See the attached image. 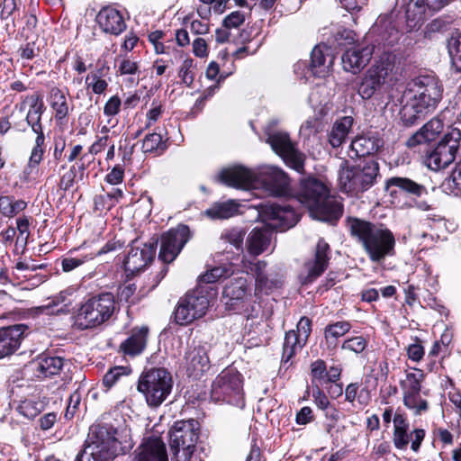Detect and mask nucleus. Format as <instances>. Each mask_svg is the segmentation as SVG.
Masks as SVG:
<instances>
[{
	"label": "nucleus",
	"instance_id": "obj_12",
	"mask_svg": "<svg viewBox=\"0 0 461 461\" xmlns=\"http://www.w3.org/2000/svg\"><path fill=\"white\" fill-rule=\"evenodd\" d=\"M187 225L178 224L161 236L158 258L164 263H171L178 256L184 246L191 239Z\"/></svg>",
	"mask_w": 461,
	"mask_h": 461
},
{
	"label": "nucleus",
	"instance_id": "obj_20",
	"mask_svg": "<svg viewBox=\"0 0 461 461\" xmlns=\"http://www.w3.org/2000/svg\"><path fill=\"white\" fill-rule=\"evenodd\" d=\"M99 28L106 34L119 36L126 29L122 13L112 5L103 7L96 15Z\"/></svg>",
	"mask_w": 461,
	"mask_h": 461
},
{
	"label": "nucleus",
	"instance_id": "obj_15",
	"mask_svg": "<svg viewBox=\"0 0 461 461\" xmlns=\"http://www.w3.org/2000/svg\"><path fill=\"white\" fill-rule=\"evenodd\" d=\"M155 257V247L153 244L140 243L133 240L131 249L123 261L126 272L135 274L144 269Z\"/></svg>",
	"mask_w": 461,
	"mask_h": 461
},
{
	"label": "nucleus",
	"instance_id": "obj_8",
	"mask_svg": "<svg viewBox=\"0 0 461 461\" xmlns=\"http://www.w3.org/2000/svg\"><path fill=\"white\" fill-rule=\"evenodd\" d=\"M214 294L206 288L199 286L188 292L178 301L175 311V321L179 325H186L195 319L203 317L210 306Z\"/></svg>",
	"mask_w": 461,
	"mask_h": 461
},
{
	"label": "nucleus",
	"instance_id": "obj_38",
	"mask_svg": "<svg viewBox=\"0 0 461 461\" xmlns=\"http://www.w3.org/2000/svg\"><path fill=\"white\" fill-rule=\"evenodd\" d=\"M267 142L270 144L272 149L280 157L294 147L287 133L282 131H267Z\"/></svg>",
	"mask_w": 461,
	"mask_h": 461
},
{
	"label": "nucleus",
	"instance_id": "obj_43",
	"mask_svg": "<svg viewBox=\"0 0 461 461\" xmlns=\"http://www.w3.org/2000/svg\"><path fill=\"white\" fill-rule=\"evenodd\" d=\"M246 230L241 227H232L225 229L221 231L220 239L221 240L230 244L241 253L245 252L244 249V239L246 236Z\"/></svg>",
	"mask_w": 461,
	"mask_h": 461
},
{
	"label": "nucleus",
	"instance_id": "obj_61",
	"mask_svg": "<svg viewBox=\"0 0 461 461\" xmlns=\"http://www.w3.org/2000/svg\"><path fill=\"white\" fill-rule=\"evenodd\" d=\"M312 331V321L307 317H302L297 324L295 335L298 336L303 341L308 340Z\"/></svg>",
	"mask_w": 461,
	"mask_h": 461
},
{
	"label": "nucleus",
	"instance_id": "obj_53",
	"mask_svg": "<svg viewBox=\"0 0 461 461\" xmlns=\"http://www.w3.org/2000/svg\"><path fill=\"white\" fill-rule=\"evenodd\" d=\"M232 274L230 268L226 267H215L199 276V281L204 284H212L221 278L229 277Z\"/></svg>",
	"mask_w": 461,
	"mask_h": 461
},
{
	"label": "nucleus",
	"instance_id": "obj_1",
	"mask_svg": "<svg viewBox=\"0 0 461 461\" xmlns=\"http://www.w3.org/2000/svg\"><path fill=\"white\" fill-rule=\"evenodd\" d=\"M442 95L443 85L435 76L422 75L414 78L402 97L399 113L402 124L411 127L419 123L437 108Z\"/></svg>",
	"mask_w": 461,
	"mask_h": 461
},
{
	"label": "nucleus",
	"instance_id": "obj_40",
	"mask_svg": "<svg viewBox=\"0 0 461 461\" xmlns=\"http://www.w3.org/2000/svg\"><path fill=\"white\" fill-rule=\"evenodd\" d=\"M305 344L306 341L302 342V339L295 335V330L287 331L283 345L282 361L289 362L297 352L301 351Z\"/></svg>",
	"mask_w": 461,
	"mask_h": 461
},
{
	"label": "nucleus",
	"instance_id": "obj_4",
	"mask_svg": "<svg viewBox=\"0 0 461 461\" xmlns=\"http://www.w3.org/2000/svg\"><path fill=\"white\" fill-rule=\"evenodd\" d=\"M397 56L384 51L364 73L357 87V94L363 99H370L384 86H392L398 77Z\"/></svg>",
	"mask_w": 461,
	"mask_h": 461
},
{
	"label": "nucleus",
	"instance_id": "obj_21",
	"mask_svg": "<svg viewBox=\"0 0 461 461\" xmlns=\"http://www.w3.org/2000/svg\"><path fill=\"white\" fill-rule=\"evenodd\" d=\"M249 294V283L246 277L230 279L223 287L222 301L228 310H236Z\"/></svg>",
	"mask_w": 461,
	"mask_h": 461
},
{
	"label": "nucleus",
	"instance_id": "obj_17",
	"mask_svg": "<svg viewBox=\"0 0 461 461\" xmlns=\"http://www.w3.org/2000/svg\"><path fill=\"white\" fill-rule=\"evenodd\" d=\"M116 429L107 423L95 424L90 427L87 445L97 446L98 449L106 451L111 456H114L117 440Z\"/></svg>",
	"mask_w": 461,
	"mask_h": 461
},
{
	"label": "nucleus",
	"instance_id": "obj_13",
	"mask_svg": "<svg viewBox=\"0 0 461 461\" xmlns=\"http://www.w3.org/2000/svg\"><path fill=\"white\" fill-rule=\"evenodd\" d=\"M405 9L406 23L409 31L420 27L425 20L427 11L438 12L451 0H402Z\"/></svg>",
	"mask_w": 461,
	"mask_h": 461
},
{
	"label": "nucleus",
	"instance_id": "obj_35",
	"mask_svg": "<svg viewBox=\"0 0 461 461\" xmlns=\"http://www.w3.org/2000/svg\"><path fill=\"white\" fill-rule=\"evenodd\" d=\"M279 270L277 267L271 268L268 273L255 280L256 296H259L260 294H268L281 285L283 275L279 273Z\"/></svg>",
	"mask_w": 461,
	"mask_h": 461
},
{
	"label": "nucleus",
	"instance_id": "obj_51",
	"mask_svg": "<svg viewBox=\"0 0 461 461\" xmlns=\"http://www.w3.org/2000/svg\"><path fill=\"white\" fill-rule=\"evenodd\" d=\"M285 164L296 170L297 172H303L304 167V155L300 152L295 147H293L281 157Z\"/></svg>",
	"mask_w": 461,
	"mask_h": 461
},
{
	"label": "nucleus",
	"instance_id": "obj_29",
	"mask_svg": "<svg viewBox=\"0 0 461 461\" xmlns=\"http://www.w3.org/2000/svg\"><path fill=\"white\" fill-rule=\"evenodd\" d=\"M334 62L330 48L326 45H317L311 53V70L319 77H325Z\"/></svg>",
	"mask_w": 461,
	"mask_h": 461
},
{
	"label": "nucleus",
	"instance_id": "obj_45",
	"mask_svg": "<svg viewBox=\"0 0 461 461\" xmlns=\"http://www.w3.org/2000/svg\"><path fill=\"white\" fill-rule=\"evenodd\" d=\"M424 379V373L420 369H414L406 374V378L401 381V387L403 393H420L421 383Z\"/></svg>",
	"mask_w": 461,
	"mask_h": 461
},
{
	"label": "nucleus",
	"instance_id": "obj_14",
	"mask_svg": "<svg viewBox=\"0 0 461 461\" xmlns=\"http://www.w3.org/2000/svg\"><path fill=\"white\" fill-rule=\"evenodd\" d=\"M329 244L323 239H320L316 245L314 258L304 263L300 274L303 285L312 284L323 274L329 265Z\"/></svg>",
	"mask_w": 461,
	"mask_h": 461
},
{
	"label": "nucleus",
	"instance_id": "obj_57",
	"mask_svg": "<svg viewBox=\"0 0 461 461\" xmlns=\"http://www.w3.org/2000/svg\"><path fill=\"white\" fill-rule=\"evenodd\" d=\"M94 258L92 254L85 255L82 258H64L61 261V267L64 272H70L75 268L80 267L85 262L89 261Z\"/></svg>",
	"mask_w": 461,
	"mask_h": 461
},
{
	"label": "nucleus",
	"instance_id": "obj_26",
	"mask_svg": "<svg viewBox=\"0 0 461 461\" xmlns=\"http://www.w3.org/2000/svg\"><path fill=\"white\" fill-rule=\"evenodd\" d=\"M265 220L278 221L279 227L289 229L298 221V215L289 204L270 203L262 212Z\"/></svg>",
	"mask_w": 461,
	"mask_h": 461
},
{
	"label": "nucleus",
	"instance_id": "obj_47",
	"mask_svg": "<svg viewBox=\"0 0 461 461\" xmlns=\"http://www.w3.org/2000/svg\"><path fill=\"white\" fill-rule=\"evenodd\" d=\"M67 296L64 293L52 298L47 304L40 307L42 312L46 313H67L69 312L71 303H66Z\"/></svg>",
	"mask_w": 461,
	"mask_h": 461
},
{
	"label": "nucleus",
	"instance_id": "obj_5",
	"mask_svg": "<svg viewBox=\"0 0 461 461\" xmlns=\"http://www.w3.org/2000/svg\"><path fill=\"white\" fill-rule=\"evenodd\" d=\"M379 176V165L373 158L350 165L348 161L341 162L338 174V182L342 192L357 195L371 188Z\"/></svg>",
	"mask_w": 461,
	"mask_h": 461
},
{
	"label": "nucleus",
	"instance_id": "obj_23",
	"mask_svg": "<svg viewBox=\"0 0 461 461\" xmlns=\"http://www.w3.org/2000/svg\"><path fill=\"white\" fill-rule=\"evenodd\" d=\"M185 368L189 376L198 378L210 368V359L205 346L197 345L185 353Z\"/></svg>",
	"mask_w": 461,
	"mask_h": 461
},
{
	"label": "nucleus",
	"instance_id": "obj_18",
	"mask_svg": "<svg viewBox=\"0 0 461 461\" xmlns=\"http://www.w3.org/2000/svg\"><path fill=\"white\" fill-rule=\"evenodd\" d=\"M262 184L274 196H285L290 192L288 176L276 167H266L260 172Z\"/></svg>",
	"mask_w": 461,
	"mask_h": 461
},
{
	"label": "nucleus",
	"instance_id": "obj_39",
	"mask_svg": "<svg viewBox=\"0 0 461 461\" xmlns=\"http://www.w3.org/2000/svg\"><path fill=\"white\" fill-rule=\"evenodd\" d=\"M50 105L54 111L55 119L62 121L68 115L69 107L65 94L58 87L50 90Z\"/></svg>",
	"mask_w": 461,
	"mask_h": 461
},
{
	"label": "nucleus",
	"instance_id": "obj_52",
	"mask_svg": "<svg viewBox=\"0 0 461 461\" xmlns=\"http://www.w3.org/2000/svg\"><path fill=\"white\" fill-rule=\"evenodd\" d=\"M141 149L144 153L148 152H162L166 149V144L162 141V136L153 132L148 134L142 142Z\"/></svg>",
	"mask_w": 461,
	"mask_h": 461
},
{
	"label": "nucleus",
	"instance_id": "obj_54",
	"mask_svg": "<svg viewBox=\"0 0 461 461\" xmlns=\"http://www.w3.org/2000/svg\"><path fill=\"white\" fill-rule=\"evenodd\" d=\"M400 31L392 23H388L380 32V38L384 45L393 46L401 39Z\"/></svg>",
	"mask_w": 461,
	"mask_h": 461
},
{
	"label": "nucleus",
	"instance_id": "obj_49",
	"mask_svg": "<svg viewBox=\"0 0 461 461\" xmlns=\"http://www.w3.org/2000/svg\"><path fill=\"white\" fill-rule=\"evenodd\" d=\"M351 329L348 321H337L326 326L324 330L325 339L329 343L334 342L337 339L344 336Z\"/></svg>",
	"mask_w": 461,
	"mask_h": 461
},
{
	"label": "nucleus",
	"instance_id": "obj_16",
	"mask_svg": "<svg viewBox=\"0 0 461 461\" xmlns=\"http://www.w3.org/2000/svg\"><path fill=\"white\" fill-rule=\"evenodd\" d=\"M385 191L393 199L418 198L425 194L426 187L408 177L393 176L385 182Z\"/></svg>",
	"mask_w": 461,
	"mask_h": 461
},
{
	"label": "nucleus",
	"instance_id": "obj_28",
	"mask_svg": "<svg viewBox=\"0 0 461 461\" xmlns=\"http://www.w3.org/2000/svg\"><path fill=\"white\" fill-rule=\"evenodd\" d=\"M25 326L17 324L0 329V358L12 355L20 346Z\"/></svg>",
	"mask_w": 461,
	"mask_h": 461
},
{
	"label": "nucleus",
	"instance_id": "obj_19",
	"mask_svg": "<svg viewBox=\"0 0 461 461\" xmlns=\"http://www.w3.org/2000/svg\"><path fill=\"white\" fill-rule=\"evenodd\" d=\"M375 51L373 45L354 46L347 50L341 56L344 70L357 74L370 61Z\"/></svg>",
	"mask_w": 461,
	"mask_h": 461
},
{
	"label": "nucleus",
	"instance_id": "obj_7",
	"mask_svg": "<svg viewBox=\"0 0 461 461\" xmlns=\"http://www.w3.org/2000/svg\"><path fill=\"white\" fill-rule=\"evenodd\" d=\"M172 386V375L166 368H150L140 375L138 391L144 395L148 405L158 407L169 395Z\"/></svg>",
	"mask_w": 461,
	"mask_h": 461
},
{
	"label": "nucleus",
	"instance_id": "obj_36",
	"mask_svg": "<svg viewBox=\"0 0 461 461\" xmlns=\"http://www.w3.org/2000/svg\"><path fill=\"white\" fill-rule=\"evenodd\" d=\"M353 122L351 116H344L333 123L329 133V142L333 148H339L345 142Z\"/></svg>",
	"mask_w": 461,
	"mask_h": 461
},
{
	"label": "nucleus",
	"instance_id": "obj_10",
	"mask_svg": "<svg viewBox=\"0 0 461 461\" xmlns=\"http://www.w3.org/2000/svg\"><path fill=\"white\" fill-rule=\"evenodd\" d=\"M211 398L231 405L244 406L240 375L233 368L224 369L213 381Z\"/></svg>",
	"mask_w": 461,
	"mask_h": 461
},
{
	"label": "nucleus",
	"instance_id": "obj_60",
	"mask_svg": "<svg viewBox=\"0 0 461 461\" xmlns=\"http://www.w3.org/2000/svg\"><path fill=\"white\" fill-rule=\"evenodd\" d=\"M26 104H29V109H45L43 96L40 93H34L32 95H27L20 106L21 111L25 108Z\"/></svg>",
	"mask_w": 461,
	"mask_h": 461
},
{
	"label": "nucleus",
	"instance_id": "obj_44",
	"mask_svg": "<svg viewBox=\"0 0 461 461\" xmlns=\"http://www.w3.org/2000/svg\"><path fill=\"white\" fill-rule=\"evenodd\" d=\"M117 73L120 76H129L127 82L131 86H137L140 81V66L137 61L130 58H123L119 62Z\"/></svg>",
	"mask_w": 461,
	"mask_h": 461
},
{
	"label": "nucleus",
	"instance_id": "obj_30",
	"mask_svg": "<svg viewBox=\"0 0 461 461\" xmlns=\"http://www.w3.org/2000/svg\"><path fill=\"white\" fill-rule=\"evenodd\" d=\"M64 359L59 357L41 356L31 363L34 375L45 379L57 375L62 370Z\"/></svg>",
	"mask_w": 461,
	"mask_h": 461
},
{
	"label": "nucleus",
	"instance_id": "obj_9",
	"mask_svg": "<svg viewBox=\"0 0 461 461\" xmlns=\"http://www.w3.org/2000/svg\"><path fill=\"white\" fill-rule=\"evenodd\" d=\"M460 146L461 131L452 128L433 149L427 151L424 163L434 171L444 169L455 161Z\"/></svg>",
	"mask_w": 461,
	"mask_h": 461
},
{
	"label": "nucleus",
	"instance_id": "obj_46",
	"mask_svg": "<svg viewBox=\"0 0 461 461\" xmlns=\"http://www.w3.org/2000/svg\"><path fill=\"white\" fill-rule=\"evenodd\" d=\"M403 404L412 411L415 416H420L429 410V402L423 399L420 393H403Z\"/></svg>",
	"mask_w": 461,
	"mask_h": 461
},
{
	"label": "nucleus",
	"instance_id": "obj_34",
	"mask_svg": "<svg viewBox=\"0 0 461 461\" xmlns=\"http://www.w3.org/2000/svg\"><path fill=\"white\" fill-rule=\"evenodd\" d=\"M383 145V140L375 135H362L351 141L350 148L355 156L366 157L377 152Z\"/></svg>",
	"mask_w": 461,
	"mask_h": 461
},
{
	"label": "nucleus",
	"instance_id": "obj_25",
	"mask_svg": "<svg viewBox=\"0 0 461 461\" xmlns=\"http://www.w3.org/2000/svg\"><path fill=\"white\" fill-rule=\"evenodd\" d=\"M272 241V230L267 228H253L247 236L245 251L252 257H258L267 251Z\"/></svg>",
	"mask_w": 461,
	"mask_h": 461
},
{
	"label": "nucleus",
	"instance_id": "obj_56",
	"mask_svg": "<svg viewBox=\"0 0 461 461\" xmlns=\"http://www.w3.org/2000/svg\"><path fill=\"white\" fill-rule=\"evenodd\" d=\"M367 341L365 338L358 336L345 340L342 348L359 354L366 348Z\"/></svg>",
	"mask_w": 461,
	"mask_h": 461
},
{
	"label": "nucleus",
	"instance_id": "obj_37",
	"mask_svg": "<svg viewBox=\"0 0 461 461\" xmlns=\"http://www.w3.org/2000/svg\"><path fill=\"white\" fill-rule=\"evenodd\" d=\"M240 204L233 200L213 203L205 211V214L211 219H228L239 212Z\"/></svg>",
	"mask_w": 461,
	"mask_h": 461
},
{
	"label": "nucleus",
	"instance_id": "obj_42",
	"mask_svg": "<svg viewBox=\"0 0 461 461\" xmlns=\"http://www.w3.org/2000/svg\"><path fill=\"white\" fill-rule=\"evenodd\" d=\"M27 207V203L12 195L0 196V213L8 218L14 217Z\"/></svg>",
	"mask_w": 461,
	"mask_h": 461
},
{
	"label": "nucleus",
	"instance_id": "obj_64",
	"mask_svg": "<svg viewBox=\"0 0 461 461\" xmlns=\"http://www.w3.org/2000/svg\"><path fill=\"white\" fill-rule=\"evenodd\" d=\"M192 66H193V59H186L183 62V64L179 69V72H178L179 77L182 79V82L188 86H191L194 81V76L190 71V68H192Z\"/></svg>",
	"mask_w": 461,
	"mask_h": 461
},
{
	"label": "nucleus",
	"instance_id": "obj_63",
	"mask_svg": "<svg viewBox=\"0 0 461 461\" xmlns=\"http://www.w3.org/2000/svg\"><path fill=\"white\" fill-rule=\"evenodd\" d=\"M77 176V171L76 166H72L69 169L65 172L59 181L60 189L67 191L73 186L76 177Z\"/></svg>",
	"mask_w": 461,
	"mask_h": 461
},
{
	"label": "nucleus",
	"instance_id": "obj_59",
	"mask_svg": "<svg viewBox=\"0 0 461 461\" xmlns=\"http://www.w3.org/2000/svg\"><path fill=\"white\" fill-rule=\"evenodd\" d=\"M123 375H125V367L114 366L104 375L103 384L105 387L111 388Z\"/></svg>",
	"mask_w": 461,
	"mask_h": 461
},
{
	"label": "nucleus",
	"instance_id": "obj_48",
	"mask_svg": "<svg viewBox=\"0 0 461 461\" xmlns=\"http://www.w3.org/2000/svg\"><path fill=\"white\" fill-rule=\"evenodd\" d=\"M106 451L98 449L97 446H88L77 456L76 461H108L112 459Z\"/></svg>",
	"mask_w": 461,
	"mask_h": 461
},
{
	"label": "nucleus",
	"instance_id": "obj_33",
	"mask_svg": "<svg viewBox=\"0 0 461 461\" xmlns=\"http://www.w3.org/2000/svg\"><path fill=\"white\" fill-rule=\"evenodd\" d=\"M44 153L45 145H33L28 163L20 175V180L23 183L29 184L36 180L39 173V166L43 159Z\"/></svg>",
	"mask_w": 461,
	"mask_h": 461
},
{
	"label": "nucleus",
	"instance_id": "obj_31",
	"mask_svg": "<svg viewBox=\"0 0 461 461\" xmlns=\"http://www.w3.org/2000/svg\"><path fill=\"white\" fill-rule=\"evenodd\" d=\"M443 122L439 118H432L407 140L406 145L409 148H414L420 144L432 141L443 131Z\"/></svg>",
	"mask_w": 461,
	"mask_h": 461
},
{
	"label": "nucleus",
	"instance_id": "obj_27",
	"mask_svg": "<svg viewBox=\"0 0 461 461\" xmlns=\"http://www.w3.org/2000/svg\"><path fill=\"white\" fill-rule=\"evenodd\" d=\"M148 335L147 326L134 327L131 330L128 338L121 343L120 351L130 357L140 355L146 348Z\"/></svg>",
	"mask_w": 461,
	"mask_h": 461
},
{
	"label": "nucleus",
	"instance_id": "obj_58",
	"mask_svg": "<svg viewBox=\"0 0 461 461\" xmlns=\"http://www.w3.org/2000/svg\"><path fill=\"white\" fill-rule=\"evenodd\" d=\"M245 22V15L240 11H234L228 14L222 21V26L226 29L239 28Z\"/></svg>",
	"mask_w": 461,
	"mask_h": 461
},
{
	"label": "nucleus",
	"instance_id": "obj_24",
	"mask_svg": "<svg viewBox=\"0 0 461 461\" xmlns=\"http://www.w3.org/2000/svg\"><path fill=\"white\" fill-rule=\"evenodd\" d=\"M131 461H168L165 443L159 438H149L138 447Z\"/></svg>",
	"mask_w": 461,
	"mask_h": 461
},
{
	"label": "nucleus",
	"instance_id": "obj_11",
	"mask_svg": "<svg viewBox=\"0 0 461 461\" xmlns=\"http://www.w3.org/2000/svg\"><path fill=\"white\" fill-rule=\"evenodd\" d=\"M194 420H178L169 431V445L176 461H188L198 439Z\"/></svg>",
	"mask_w": 461,
	"mask_h": 461
},
{
	"label": "nucleus",
	"instance_id": "obj_55",
	"mask_svg": "<svg viewBox=\"0 0 461 461\" xmlns=\"http://www.w3.org/2000/svg\"><path fill=\"white\" fill-rule=\"evenodd\" d=\"M312 381H318L320 384L326 383L327 366L323 360H316L311 365Z\"/></svg>",
	"mask_w": 461,
	"mask_h": 461
},
{
	"label": "nucleus",
	"instance_id": "obj_6",
	"mask_svg": "<svg viewBox=\"0 0 461 461\" xmlns=\"http://www.w3.org/2000/svg\"><path fill=\"white\" fill-rule=\"evenodd\" d=\"M115 311L114 296L102 293L85 301L75 316V326L81 330L96 328L106 322Z\"/></svg>",
	"mask_w": 461,
	"mask_h": 461
},
{
	"label": "nucleus",
	"instance_id": "obj_41",
	"mask_svg": "<svg viewBox=\"0 0 461 461\" xmlns=\"http://www.w3.org/2000/svg\"><path fill=\"white\" fill-rule=\"evenodd\" d=\"M45 109H29L26 114V122L36 134L35 143L38 145H45V136L41 124V116Z\"/></svg>",
	"mask_w": 461,
	"mask_h": 461
},
{
	"label": "nucleus",
	"instance_id": "obj_3",
	"mask_svg": "<svg viewBox=\"0 0 461 461\" xmlns=\"http://www.w3.org/2000/svg\"><path fill=\"white\" fill-rule=\"evenodd\" d=\"M294 196L319 221L334 224L342 215V205L330 195L328 187L315 177L303 178Z\"/></svg>",
	"mask_w": 461,
	"mask_h": 461
},
{
	"label": "nucleus",
	"instance_id": "obj_2",
	"mask_svg": "<svg viewBox=\"0 0 461 461\" xmlns=\"http://www.w3.org/2000/svg\"><path fill=\"white\" fill-rule=\"evenodd\" d=\"M346 227L351 237L362 246L372 262H380L394 254L395 238L384 224L373 223L357 217H348Z\"/></svg>",
	"mask_w": 461,
	"mask_h": 461
},
{
	"label": "nucleus",
	"instance_id": "obj_32",
	"mask_svg": "<svg viewBox=\"0 0 461 461\" xmlns=\"http://www.w3.org/2000/svg\"><path fill=\"white\" fill-rule=\"evenodd\" d=\"M424 437L425 430L423 429H415L411 433H409V429H402L393 431V442L397 449L405 450L411 440V450L418 452Z\"/></svg>",
	"mask_w": 461,
	"mask_h": 461
},
{
	"label": "nucleus",
	"instance_id": "obj_50",
	"mask_svg": "<svg viewBox=\"0 0 461 461\" xmlns=\"http://www.w3.org/2000/svg\"><path fill=\"white\" fill-rule=\"evenodd\" d=\"M447 49L453 66L457 71H461V33L451 36Z\"/></svg>",
	"mask_w": 461,
	"mask_h": 461
},
{
	"label": "nucleus",
	"instance_id": "obj_22",
	"mask_svg": "<svg viewBox=\"0 0 461 461\" xmlns=\"http://www.w3.org/2000/svg\"><path fill=\"white\" fill-rule=\"evenodd\" d=\"M255 177L256 176L251 170L241 166L223 168L217 176L222 184L240 189L249 188Z\"/></svg>",
	"mask_w": 461,
	"mask_h": 461
},
{
	"label": "nucleus",
	"instance_id": "obj_62",
	"mask_svg": "<svg viewBox=\"0 0 461 461\" xmlns=\"http://www.w3.org/2000/svg\"><path fill=\"white\" fill-rule=\"evenodd\" d=\"M452 23L450 17H438L427 25L429 32H440L446 31Z\"/></svg>",
	"mask_w": 461,
	"mask_h": 461
}]
</instances>
